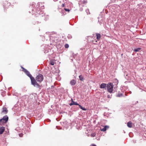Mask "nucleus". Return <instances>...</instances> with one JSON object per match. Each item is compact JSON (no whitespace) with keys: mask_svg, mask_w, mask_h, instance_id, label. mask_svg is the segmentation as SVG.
I'll list each match as a JSON object with an SVG mask.
<instances>
[{"mask_svg":"<svg viewBox=\"0 0 146 146\" xmlns=\"http://www.w3.org/2000/svg\"><path fill=\"white\" fill-rule=\"evenodd\" d=\"M36 9L35 8L32 10V14H40V11L39 10H41L44 8V5H43L42 3H37V5L36 6Z\"/></svg>","mask_w":146,"mask_h":146,"instance_id":"nucleus-1","label":"nucleus"},{"mask_svg":"<svg viewBox=\"0 0 146 146\" xmlns=\"http://www.w3.org/2000/svg\"><path fill=\"white\" fill-rule=\"evenodd\" d=\"M30 79L32 85L37 88H40V86L37 83L36 80H35L33 77Z\"/></svg>","mask_w":146,"mask_h":146,"instance_id":"nucleus-2","label":"nucleus"},{"mask_svg":"<svg viewBox=\"0 0 146 146\" xmlns=\"http://www.w3.org/2000/svg\"><path fill=\"white\" fill-rule=\"evenodd\" d=\"M39 17L42 19L47 20L48 19L49 16L48 15H45L43 13L42 11H40V13L39 14Z\"/></svg>","mask_w":146,"mask_h":146,"instance_id":"nucleus-3","label":"nucleus"},{"mask_svg":"<svg viewBox=\"0 0 146 146\" xmlns=\"http://www.w3.org/2000/svg\"><path fill=\"white\" fill-rule=\"evenodd\" d=\"M108 91L110 93H112L113 91V85L112 83H109L107 84V87Z\"/></svg>","mask_w":146,"mask_h":146,"instance_id":"nucleus-4","label":"nucleus"},{"mask_svg":"<svg viewBox=\"0 0 146 146\" xmlns=\"http://www.w3.org/2000/svg\"><path fill=\"white\" fill-rule=\"evenodd\" d=\"M35 78L37 82H41L43 80L44 78L42 75L41 74H39Z\"/></svg>","mask_w":146,"mask_h":146,"instance_id":"nucleus-5","label":"nucleus"},{"mask_svg":"<svg viewBox=\"0 0 146 146\" xmlns=\"http://www.w3.org/2000/svg\"><path fill=\"white\" fill-rule=\"evenodd\" d=\"M8 120V117L7 115L4 116L3 117L0 119V124L6 123Z\"/></svg>","mask_w":146,"mask_h":146,"instance_id":"nucleus-6","label":"nucleus"},{"mask_svg":"<svg viewBox=\"0 0 146 146\" xmlns=\"http://www.w3.org/2000/svg\"><path fill=\"white\" fill-rule=\"evenodd\" d=\"M21 68L23 69V71H24L25 74L29 77L30 79L32 78L33 77L30 73V72L28 71L27 69L22 67Z\"/></svg>","mask_w":146,"mask_h":146,"instance_id":"nucleus-7","label":"nucleus"},{"mask_svg":"<svg viewBox=\"0 0 146 146\" xmlns=\"http://www.w3.org/2000/svg\"><path fill=\"white\" fill-rule=\"evenodd\" d=\"M71 102L69 104V105L70 106H72L73 105H76L78 106L79 105V104L77 103L76 102H75L73 101V100L72 98L71 99Z\"/></svg>","mask_w":146,"mask_h":146,"instance_id":"nucleus-8","label":"nucleus"},{"mask_svg":"<svg viewBox=\"0 0 146 146\" xmlns=\"http://www.w3.org/2000/svg\"><path fill=\"white\" fill-rule=\"evenodd\" d=\"M107 84L105 83H102L101 84L100 86V88H105L107 87Z\"/></svg>","mask_w":146,"mask_h":146,"instance_id":"nucleus-9","label":"nucleus"},{"mask_svg":"<svg viewBox=\"0 0 146 146\" xmlns=\"http://www.w3.org/2000/svg\"><path fill=\"white\" fill-rule=\"evenodd\" d=\"M86 3V2L85 0H80L79 2V4L80 7V4H85Z\"/></svg>","mask_w":146,"mask_h":146,"instance_id":"nucleus-10","label":"nucleus"},{"mask_svg":"<svg viewBox=\"0 0 146 146\" xmlns=\"http://www.w3.org/2000/svg\"><path fill=\"white\" fill-rule=\"evenodd\" d=\"M76 81L74 80H72L70 82V84L72 86L74 85L76 83Z\"/></svg>","mask_w":146,"mask_h":146,"instance_id":"nucleus-11","label":"nucleus"},{"mask_svg":"<svg viewBox=\"0 0 146 146\" xmlns=\"http://www.w3.org/2000/svg\"><path fill=\"white\" fill-rule=\"evenodd\" d=\"M5 130V127H0V135L2 134Z\"/></svg>","mask_w":146,"mask_h":146,"instance_id":"nucleus-12","label":"nucleus"},{"mask_svg":"<svg viewBox=\"0 0 146 146\" xmlns=\"http://www.w3.org/2000/svg\"><path fill=\"white\" fill-rule=\"evenodd\" d=\"M8 112V110L6 108H3V111L2 112L4 113L5 114H6Z\"/></svg>","mask_w":146,"mask_h":146,"instance_id":"nucleus-13","label":"nucleus"},{"mask_svg":"<svg viewBox=\"0 0 146 146\" xmlns=\"http://www.w3.org/2000/svg\"><path fill=\"white\" fill-rule=\"evenodd\" d=\"M109 128V126H108L106 125L102 129H101V130L104 131H105L106 130L107 128Z\"/></svg>","mask_w":146,"mask_h":146,"instance_id":"nucleus-14","label":"nucleus"},{"mask_svg":"<svg viewBox=\"0 0 146 146\" xmlns=\"http://www.w3.org/2000/svg\"><path fill=\"white\" fill-rule=\"evenodd\" d=\"M127 126L130 128H131L132 127V123L130 121L129 122L127 123Z\"/></svg>","mask_w":146,"mask_h":146,"instance_id":"nucleus-15","label":"nucleus"},{"mask_svg":"<svg viewBox=\"0 0 146 146\" xmlns=\"http://www.w3.org/2000/svg\"><path fill=\"white\" fill-rule=\"evenodd\" d=\"M96 36H97V38L98 39V40H99L101 38V36L100 35L99 33H97L96 34Z\"/></svg>","mask_w":146,"mask_h":146,"instance_id":"nucleus-16","label":"nucleus"},{"mask_svg":"<svg viewBox=\"0 0 146 146\" xmlns=\"http://www.w3.org/2000/svg\"><path fill=\"white\" fill-rule=\"evenodd\" d=\"M54 62H55V61H54V60H50V64H51L52 65H54Z\"/></svg>","mask_w":146,"mask_h":146,"instance_id":"nucleus-17","label":"nucleus"},{"mask_svg":"<svg viewBox=\"0 0 146 146\" xmlns=\"http://www.w3.org/2000/svg\"><path fill=\"white\" fill-rule=\"evenodd\" d=\"M78 106H79V108L81 110H82L84 111H86V109L85 108L83 107L82 106H81L80 104H79V105H78Z\"/></svg>","mask_w":146,"mask_h":146,"instance_id":"nucleus-18","label":"nucleus"},{"mask_svg":"<svg viewBox=\"0 0 146 146\" xmlns=\"http://www.w3.org/2000/svg\"><path fill=\"white\" fill-rule=\"evenodd\" d=\"M79 78L80 80L81 81H83L84 79L83 76L82 75L79 76Z\"/></svg>","mask_w":146,"mask_h":146,"instance_id":"nucleus-19","label":"nucleus"},{"mask_svg":"<svg viewBox=\"0 0 146 146\" xmlns=\"http://www.w3.org/2000/svg\"><path fill=\"white\" fill-rule=\"evenodd\" d=\"M141 49L140 48H135L134 49L133 51L134 52H137L139 51Z\"/></svg>","mask_w":146,"mask_h":146,"instance_id":"nucleus-20","label":"nucleus"},{"mask_svg":"<svg viewBox=\"0 0 146 146\" xmlns=\"http://www.w3.org/2000/svg\"><path fill=\"white\" fill-rule=\"evenodd\" d=\"M122 95V94L121 93H119L117 95V96L118 97H121Z\"/></svg>","mask_w":146,"mask_h":146,"instance_id":"nucleus-21","label":"nucleus"},{"mask_svg":"<svg viewBox=\"0 0 146 146\" xmlns=\"http://www.w3.org/2000/svg\"><path fill=\"white\" fill-rule=\"evenodd\" d=\"M72 36L71 35L69 34L67 36V37L69 39H70L72 38Z\"/></svg>","mask_w":146,"mask_h":146,"instance_id":"nucleus-22","label":"nucleus"},{"mask_svg":"<svg viewBox=\"0 0 146 146\" xmlns=\"http://www.w3.org/2000/svg\"><path fill=\"white\" fill-rule=\"evenodd\" d=\"M69 46L68 44H66L65 45V47L66 48H68L69 47Z\"/></svg>","mask_w":146,"mask_h":146,"instance_id":"nucleus-23","label":"nucleus"},{"mask_svg":"<svg viewBox=\"0 0 146 146\" xmlns=\"http://www.w3.org/2000/svg\"><path fill=\"white\" fill-rule=\"evenodd\" d=\"M96 135V134L95 133H92L91 134V136L92 137H94Z\"/></svg>","mask_w":146,"mask_h":146,"instance_id":"nucleus-24","label":"nucleus"},{"mask_svg":"<svg viewBox=\"0 0 146 146\" xmlns=\"http://www.w3.org/2000/svg\"><path fill=\"white\" fill-rule=\"evenodd\" d=\"M64 10L66 11L69 12V11H70V10L69 9H66V8H64Z\"/></svg>","mask_w":146,"mask_h":146,"instance_id":"nucleus-25","label":"nucleus"},{"mask_svg":"<svg viewBox=\"0 0 146 146\" xmlns=\"http://www.w3.org/2000/svg\"><path fill=\"white\" fill-rule=\"evenodd\" d=\"M86 12L88 14H89V10L88 9L86 10Z\"/></svg>","mask_w":146,"mask_h":146,"instance_id":"nucleus-26","label":"nucleus"},{"mask_svg":"<svg viewBox=\"0 0 146 146\" xmlns=\"http://www.w3.org/2000/svg\"><path fill=\"white\" fill-rule=\"evenodd\" d=\"M90 146H96L94 144H92Z\"/></svg>","mask_w":146,"mask_h":146,"instance_id":"nucleus-27","label":"nucleus"},{"mask_svg":"<svg viewBox=\"0 0 146 146\" xmlns=\"http://www.w3.org/2000/svg\"><path fill=\"white\" fill-rule=\"evenodd\" d=\"M80 11H82L83 10V9L82 8H80Z\"/></svg>","mask_w":146,"mask_h":146,"instance_id":"nucleus-28","label":"nucleus"},{"mask_svg":"<svg viewBox=\"0 0 146 146\" xmlns=\"http://www.w3.org/2000/svg\"><path fill=\"white\" fill-rule=\"evenodd\" d=\"M17 93H14L13 94V95H15V96H17Z\"/></svg>","mask_w":146,"mask_h":146,"instance_id":"nucleus-29","label":"nucleus"},{"mask_svg":"<svg viewBox=\"0 0 146 146\" xmlns=\"http://www.w3.org/2000/svg\"><path fill=\"white\" fill-rule=\"evenodd\" d=\"M64 3L62 4V7H64Z\"/></svg>","mask_w":146,"mask_h":146,"instance_id":"nucleus-30","label":"nucleus"},{"mask_svg":"<svg viewBox=\"0 0 146 146\" xmlns=\"http://www.w3.org/2000/svg\"><path fill=\"white\" fill-rule=\"evenodd\" d=\"M19 135L20 137H21L22 136V134H19Z\"/></svg>","mask_w":146,"mask_h":146,"instance_id":"nucleus-31","label":"nucleus"},{"mask_svg":"<svg viewBox=\"0 0 146 146\" xmlns=\"http://www.w3.org/2000/svg\"><path fill=\"white\" fill-rule=\"evenodd\" d=\"M55 1H57L58 0H53Z\"/></svg>","mask_w":146,"mask_h":146,"instance_id":"nucleus-32","label":"nucleus"},{"mask_svg":"<svg viewBox=\"0 0 146 146\" xmlns=\"http://www.w3.org/2000/svg\"><path fill=\"white\" fill-rule=\"evenodd\" d=\"M129 93H130V94H131V91H129Z\"/></svg>","mask_w":146,"mask_h":146,"instance_id":"nucleus-33","label":"nucleus"},{"mask_svg":"<svg viewBox=\"0 0 146 146\" xmlns=\"http://www.w3.org/2000/svg\"><path fill=\"white\" fill-rule=\"evenodd\" d=\"M109 95L108 96V98H109Z\"/></svg>","mask_w":146,"mask_h":146,"instance_id":"nucleus-34","label":"nucleus"}]
</instances>
